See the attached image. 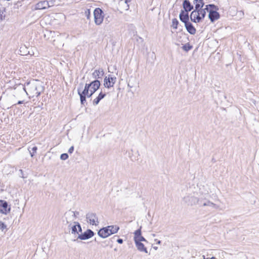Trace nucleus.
I'll return each instance as SVG.
<instances>
[{
    "mask_svg": "<svg viewBox=\"0 0 259 259\" xmlns=\"http://www.w3.org/2000/svg\"><path fill=\"white\" fill-rule=\"evenodd\" d=\"M198 6H197L194 10L190 14V18L191 21L194 23H198L200 22V17L198 12Z\"/></svg>",
    "mask_w": 259,
    "mask_h": 259,
    "instance_id": "12",
    "label": "nucleus"
},
{
    "mask_svg": "<svg viewBox=\"0 0 259 259\" xmlns=\"http://www.w3.org/2000/svg\"><path fill=\"white\" fill-rule=\"evenodd\" d=\"M68 158V155L67 153L62 154L60 156V159L61 160H66Z\"/></svg>",
    "mask_w": 259,
    "mask_h": 259,
    "instance_id": "35",
    "label": "nucleus"
},
{
    "mask_svg": "<svg viewBox=\"0 0 259 259\" xmlns=\"http://www.w3.org/2000/svg\"><path fill=\"white\" fill-rule=\"evenodd\" d=\"M85 14L88 19H90V10L88 9L85 12Z\"/></svg>",
    "mask_w": 259,
    "mask_h": 259,
    "instance_id": "36",
    "label": "nucleus"
},
{
    "mask_svg": "<svg viewBox=\"0 0 259 259\" xmlns=\"http://www.w3.org/2000/svg\"><path fill=\"white\" fill-rule=\"evenodd\" d=\"M19 171H20V172L21 174L22 175L21 177H22V178H24V176H23V170H22V169H20V170H19Z\"/></svg>",
    "mask_w": 259,
    "mask_h": 259,
    "instance_id": "43",
    "label": "nucleus"
},
{
    "mask_svg": "<svg viewBox=\"0 0 259 259\" xmlns=\"http://www.w3.org/2000/svg\"><path fill=\"white\" fill-rule=\"evenodd\" d=\"M76 224H77V228H78V234L80 232L81 233L82 232V229H81V226L80 225V224L79 223H76Z\"/></svg>",
    "mask_w": 259,
    "mask_h": 259,
    "instance_id": "37",
    "label": "nucleus"
},
{
    "mask_svg": "<svg viewBox=\"0 0 259 259\" xmlns=\"http://www.w3.org/2000/svg\"><path fill=\"white\" fill-rule=\"evenodd\" d=\"M7 228V225L2 221H0V230L3 231Z\"/></svg>",
    "mask_w": 259,
    "mask_h": 259,
    "instance_id": "34",
    "label": "nucleus"
},
{
    "mask_svg": "<svg viewBox=\"0 0 259 259\" xmlns=\"http://www.w3.org/2000/svg\"><path fill=\"white\" fill-rule=\"evenodd\" d=\"M185 27L190 34L194 35L196 33V29L190 21L185 24Z\"/></svg>",
    "mask_w": 259,
    "mask_h": 259,
    "instance_id": "18",
    "label": "nucleus"
},
{
    "mask_svg": "<svg viewBox=\"0 0 259 259\" xmlns=\"http://www.w3.org/2000/svg\"><path fill=\"white\" fill-rule=\"evenodd\" d=\"M141 229L142 226H140V228L135 231L134 233V240L135 242H141L142 241L147 242V240L142 236Z\"/></svg>",
    "mask_w": 259,
    "mask_h": 259,
    "instance_id": "11",
    "label": "nucleus"
},
{
    "mask_svg": "<svg viewBox=\"0 0 259 259\" xmlns=\"http://www.w3.org/2000/svg\"><path fill=\"white\" fill-rule=\"evenodd\" d=\"M104 72L103 69L101 68L98 70H95L92 74L94 78L97 79L101 78L102 76L104 75Z\"/></svg>",
    "mask_w": 259,
    "mask_h": 259,
    "instance_id": "21",
    "label": "nucleus"
},
{
    "mask_svg": "<svg viewBox=\"0 0 259 259\" xmlns=\"http://www.w3.org/2000/svg\"><path fill=\"white\" fill-rule=\"evenodd\" d=\"M74 215L73 216L75 220L76 219L77 215L79 214L78 211H74Z\"/></svg>",
    "mask_w": 259,
    "mask_h": 259,
    "instance_id": "40",
    "label": "nucleus"
},
{
    "mask_svg": "<svg viewBox=\"0 0 259 259\" xmlns=\"http://www.w3.org/2000/svg\"><path fill=\"white\" fill-rule=\"evenodd\" d=\"M179 23V22L178 20H177V19L174 18L172 20L171 27H173V28L176 29L178 28V25Z\"/></svg>",
    "mask_w": 259,
    "mask_h": 259,
    "instance_id": "28",
    "label": "nucleus"
},
{
    "mask_svg": "<svg viewBox=\"0 0 259 259\" xmlns=\"http://www.w3.org/2000/svg\"><path fill=\"white\" fill-rule=\"evenodd\" d=\"M160 243H161V241H160V240L157 241V244H160Z\"/></svg>",
    "mask_w": 259,
    "mask_h": 259,
    "instance_id": "46",
    "label": "nucleus"
},
{
    "mask_svg": "<svg viewBox=\"0 0 259 259\" xmlns=\"http://www.w3.org/2000/svg\"><path fill=\"white\" fill-rule=\"evenodd\" d=\"M74 211L71 210H69L67 211L64 213V220H63V222H66L67 224L71 223V222L75 220L74 216Z\"/></svg>",
    "mask_w": 259,
    "mask_h": 259,
    "instance_id": "13",
    "label": "nucleus"
},
{
    "mask_svg": "<svg viewBox=\"0 0 259 259\" xmlns=\"http://www.w3.org/2000/svg\"><path fill=\"white\" fill-rule=\"evenodd\" d=\"M135 243L136 246L139 251L140 252H144L146 253H148L147 249L143 243L138 242Z\"/></svg>",
    "mask_w": 259,
    "mask_h": 259,
    "instance_id": "20",
    "label": "nucleus"
},
{
    "mask_svg": "<svg viewBox=\"0 0 259 259\" xmlns=\"http://www.w3.org/2000/svg\"><path fill=\"white\" fill-rule=\"evenodd\" d=\"M15 96H17L18 98H22L20 96H23L25 95H28L29 94L26 91L25 86L23 84H19L17 88L14 89Z\"/></svg>",
    "mask_w": 259,
    "mask_h": 259,
    "instance_id": "5",
    "label": "nucleus"
},
{
    "mask_svg": "<svg viewBox=\"0 0 259 259\" xmlns=\"http://www.w3.org/2000/svg\"><path fill=\"white\" fill-rule=\"evenodd\" d=\"M203 259H216V258L215 257H211V258H205V256L204 255H203Z\"/></svg>",
    "mask_w": 259,
    "mask_h": 259,
    "instance_id": "41",
    "label": "nucleus"
},
{
    "mask_svg": "<svg viewBox=\"0 0 259 259\" xmlns=\"http://www.w3.org/2000/svg\"><path fill=\"white\" fill-rule=\"evenodd\" d=\"M192 48H193L192 46L190 45L189 42L185 44L182 47L183 50L186 52L189 51L190 50H191L192 49Z\"/></svg>",
    "mask_w": 259,
    "mask_h": 259,
    "instance_id": "26",
    "label": "nucleus"
},
{
    "mask_svg": "<svg viewBox=\"0 0 259 259\" xmlns=\"http://www.w3.org/2000/svg\"><path fill=\"white\" fill-rule=\"evenodd\" d=\"M207 206H209L214 209H217L218 208V205H217L213 203V202H210L209 200H208V205Z\"/></svg>",
    "mask_w": 259,
    "mask_h": 259,
    "instance_id": "32",
    "label": "nucleus"
},
{
    "mask_svg": "<svg viewBox=\"0 0 259 259\" xmlns=\"http://www.w3.org/2000/svg\"><path fill=\"white\" fill-rule=\"evenodd\" d=\"M106 96V93L101 92L98 96L93 100V104L94 106L97 105L100 101Z\"/></svg>",
    "mask_w": 259,
    "mask_h": 259,
    "instance_id": "19",
    "label": "nucleus"
},
{
    "mask_svg": "<svg viewBox=\"0 0 259 259\" xmlns=\"http://www.w3.org/2000/svg\"><path fill=\"white\" fill-rule=\"evenodd\" d=\"M205 9L208 13V18L211 22L219 19L220 15L217 11L219 10L218 6L214 4H209L205 6Z\"/></svg>",
    "mask_w": 259,
    "mask_h": 259,
    "instance_id": "3",
    "label": "nucleus"
},
{
    "mask_svg": "<svg viewBox=\"0 0 259 259\" xmlns=\"http://www.w3.org/2000/svg\"><path fill=\"white\" fill-rule=\"evenodd\" d=\"M101 85L100 81L97 79L90 83H85L84 90L81 91L82 83H80V87L77 89V93L80 97V103L82 105H87L86 99L90 98L99 89Z\"/></svg>",
    "mask_w": 259,
    "mask_h": 259,
    "instance_id": "1",
    "label": "nucleus"
},
{
    "mask_svg": "<svg viewBox=\"0 0 259 259\" xmlns=\"http://www.w3.org/2000/svg\"><path fill=\"white\" fill-rule=\"evenodd\" d=\"M11 211V206L8 205V202L4 200H0V212L2 214H7Z\"/></svg>",
    "mask_w": 259,
    "mask_h": 259,
    "instance_id": "8",
    "label": "nucleus"
},
{
    "mask_svg": "<svg viewBox=\"0 0 259 259\" xmlns=\"http://www.w3.org/2000/svg\"><path fill=\"white\" fill-rule=\"evenodd\" d=\"M88 222L92 225L97 226L98 225V218L95 213L89 212L86 215Z\"/></svg>",
    "mask_w": 259,
    "mask_h": 259,
    "instance_id": "9",
    "label": "nucleus"
},
{
    "mask_svg": "<svg viewBox=\"0 0 259 259\" xmlns=\"http://www.w3.org/2000/svg\"><path fill=\"white\" fill-rule=\"evenodd\" d=\"M154 248L155 249H157V247H154Z\"/></svg>",
    "mask_w": 259,
    "mask_h": 259,
    "instance_id": "48",
    "label": "nucleus"
},
{
    "mask_svg": "<svg viewBox=\"0 0 259 259\" xmlns=\"http://www.w3.org/2000/svg\"><path fill=\"white\" fill-rule=\"evenodd\" d=\"M131 0H125V3L126 4H128V3L130 2Z\"/></svg>",
    "mask_w": 259,
    "mask_h": 259,
    "instance_id": "44",
    "label": "nucleus"
},
{
    "mask_svg": "<svg viewBox=\"0 0 259 259\" xmlns=\"http://www.w3.org/2000/svg\"><path fill=\"white\" fill-rule=\"evenodd\" d=\"M108 226L109 232L110 235L117 233L119 229V227L116 225H112Z\"/></svg>",
    "mask_w": 259,
    "mask_h": 259,
    "instance_id": "22",
    "label": "nucleus"
},
{
    "mask_svg": "<svg viewBox=\"0 0 259 259\" xmlns=\"http://www.w3.org/2000/svg\"><path fill=\"white\" fill-rule=\"evenodd\" d=\"M116 81V77L108 75V76H106L104 79V85L105 88H110L114 85Z\"/></svg>",
    "mask_w": 259,
    "mask_h": 259,
    "instance_id": "7",
    "label": "nucleus"
},
{
    "mask_svg": "<svg viewBox=\"0 0 259 259\" xmlns=\"http://www.w3.org/2000/svg\"><path fill=\"white\" fill-rule=\"evenodd\" d=\"M110 243V241L105 240L104 241L102 242L101 246L103 247H107V246L109 245Z\"/></svg>",
    "mask_w": 259,
    "mask_h": 259,
    "instance_id": "33",
    "label": "nucleus"
},
{
    "mask_svg": "<svg viewBox=\"0 0 259 259\" xmlns=\"http://www.w3.org/2000/svg\"><path fill=\"white\" fill-rule=\"evenodd\" d=\"M184 201L189 205H196L199 202V199L191 195H188L183 197Z\"/></svg>",
    "mask_w": 259,
    "mask_h": 259,
    "instance_id": "6",
    "label": "nucleus"
},
{
    "mask_svg": "<svg viewBox=\"0 0 259 259\" xmlns=\"http://www.w3.org/2000/svg\"><path fill=\"white\" fill-rule=\"evenodd\" d=\"M183 8L184 12L189 13V12L193 9L194 7L191 5L189 0H184L183 3Z\"/></svg>",
    "mask_w": 259,
    "mask_h": 259,
    "instance_id": "17",
    "label": "nucleus"
},
{
    "mask_svg": "<svg viewBox=\"0 0 259 259\" xmlns=\"http://www.w3.org/2000/svg\"><path fill=\"white\" fill-rule=\"evenodd\" d=\"M94 234V232L92 230L89 229L84 233L78 234L77 239H75L74 241H77L78 239L83 240H87L92 237Z\"/></svg>",
    "mask_w": 259,
    "mask_h": 259,
    "instance_id": "10",
    "label": "nucleus"
},
{
    "mask_svg": "<svg viewBox=\"0 0 259 259\" xmlns=\"http://www.w3.org/2000/svg\"><path fill=\"white\" fill-rule=\"evenodd\" d=\"M28 151L30 152V155L31 157H33L35 154V153H36V151L37 150V147L36 146H34L32 148L30 147H29L28 148Z\"/></svg>",
    "mask_w": 259,
    "mask_h": 259,
    "instance_id": "25",
    "label": "nucleus"
},
{
    "mask_svg": "<svg viewBox=\"0 0 259 259\" xmlns=\"http://www.w3.org/2000/svg\"><path fill=\"white\" fill-rule=\"evenodd\" d=\"M24 100L19 101L18 102V103H17V104H21L24 103Z\"/></svg>",
    "mask_w": 259,
    "mask_h": 259,
    "instance_id": "42",
    "label": "nucleus"
},
{
    "mask_svg": "<svg viewBox=\"0 0 259 259\" xmlns=\"http://www.w3.org/2000/svg\"><path fill=\"white\" fill-rule=\"evenodd\" d=\"M50 7L49 2L48 1H40L37 3L35 5L36 10H43L46 9Z\"/></svg>",
    "mask_w": 259,
    "mask_h": 259,
    "instance_id": "16",
    "label": "nucleus"
},
{
    "mask_svg": "<svg viewBox=\"0 0 259 259\" xmlns=\"http://www.w3.org/2000/svg\"><path fill=\"white\" fill-rule=\"evenodd\" d=\"M94 16L95 23L97 25H101L104 17V14L103 10L100 8H96L94 11Z\"/></svg>",
    "mask_w": 259,
    "mask_h": 259,
    "instance_id": "4",
    "label": "nucleus"
},
{
    "mask_svg": "<svg viewBox=\"0 0 259 259\" xmlns=\"http://www.w3.org/2000/svg\"><path fill=\"white\" fill-rule=\"evenodd\" d=\"M95 241H96V242H97V239H96V238H95Z\"/></svg>",
    "mask_w": 259,
    "mask_h": 259,
    "instance_id": "49",
    "label": "nucleus"
},
{
    "mask_svg": "<svg viewBox=\"0 0 259 259\" xmlns=\"http://www.w3.org/2000/svg\"><path fill=\"white\" fill-rule=\"evenodd\" d=\"M5 11V8H3L2 9H0V22L2 21L5 19V15L4 14Z\"/></svg>",
    "mask_w": 259,
    "mask_h": 259,
    "instance_id": "27",
    "label": "nucleus"
},
{
    "mask_svg": "<svg viewBox=\"0 0 259 259\" xmlns=\"http://www.w3.org/2000/svg\"><path fill=\"white\" fill-rule=\"evenodd\" d=\"M76 223H78V222H73L74 225L72 226H71V223L68 224H69L68 227L70 228L72 234H78V232H77V226Z\"/></svg>",
    "mask_w": 259,
    "mask_h": 259,
    "instance_id": "23",
    "label": "nucleus"
},
{
    "mask_svg": "<svg viewBox=\"0 0 259 259\" xmlns=\"http://www.w3.org/2000/svg\"><path fill=\"white\" fill-rule=\"evenodd\" d=\"M27 90L32 97L39 96L44 91L42 83L38 80H33L27 83Z\"/></svg>",
    "mask_w": 259,
    "mask_h": 259,
    "instance_id": "2",
    "label": "nucleus"
},
{
    "mask_svg": "<svg viewBox=\"0 0 259 259\" xmlns=\"http://www.w3.org/2000/svg\"><path fill=\"white\" fill-rule=\"evenodd\" d=\"M195 4V8L197 6H199V8H198V10H200L202 8V7L204 5V3L203 2V1H197V3H194Z\"/></svg>",
    "mask_w": 259,
    "mask_h": 259,
    "instance_id": "29",
    "label": "nucleus"
},
{
    "mask_svg": "<svg viewBox=\"0 0 259 259\" xmlns=\"http://www.w3.org/2000/svg\"><path fill=\"white\" fill-rule=\"evenodd\" d=\"M197 204H199L200 206H206L208 205V200L203 201V200L199 199Z\"/></svg>",
    "mask_w": 259,
    "mask_h": 259,
    "instance_id": "30",
    "label": "nucleus"
},
{
    "mask_svg": "<svg viewBox=\"0 0 259 259\" xmlns=\"http://www.w3.org/2000/svg\"><path fill=\"white\" fill-rule=\"evenodd\" d=\"M197 1H202V0H194V3H197Z\"/></svg>",
    "mask_w": 259,
    "mask_h": 259,
    "instance_id": "45",
    "label": "nucleus"
},
{
    "mask_svg": "<svg viewBox=\"0 0 259 259\" xmlns=\"http://www.w3.org/2000/svg\"><path fill=\"white\" fill-rule=\"evenodd\" d=\"M179 18L181 22L185 24L189 22V16L188 12H184L182 10L179 14Z\"/></svg>",
    "mask_w": 259,
    "mask_h": 259,
    "instance_id": "15",
    "label": "nucleus"
},
{
    "mask_svg": "<svg viewBox=\"0 0 259 259\" xmlns=\"http://www.w3.org/2000/svg\"><path fill=\"white\" fill-rule=\"evenodd\" d=\"M116 241L119 243V244H122L123 243V240L121 238H118L116 240Z\"/></svg>",
    "mask_w": 259,
    "mask_h": 259,
    "instance_id": "39",
    "label": "nucleus"
},
{
    "mask_svg": "<svg viewBox=\"0 0 259 259\" xmlns=\"http://www.w3.org/2000/svg\"><path fill=\"white\" fill-rule=\"evenodd\" d=\"M74 151V147L72 146H71L68 150V152L69 153H72Z\"/></svg>",
    "mask_w": 259,
    "mask_h": 259,
    "instance_id": "38",
    "label": "nucleus"
},
{
    "mask_svg": "<svg viewBox=\"0 0 259 259\" xmlns=\"http://www.w3.org/2000/svg\"><path fill=\"white\" fill-rule=\"evenodd\" d=\"M207 206H209L214 209H217L218 208V205H217L213 203V202H210L209 200H208V205Z\"/></svg>",
    "mask_w": 259,
    "mask_h": 259,
    "instance_id": "31",
    "label": "nucleus"
},
{
    "mask_svg": "<svg viewBox=\"0 0 259 259\" xmlns=\"http://www.w3.org/2000/svg\"><path fill=\"white\" fill-rule=\"evenodd\" d=\"M206 11L205 8L204 9H201L200 10H198V12L199 13V15L200 17V21L203 19L206 15Z\"/></svg>",
    "mask_w": 259,
    "mask_h": 259,
    "instance_id": "24",
    "label": "nucleus"
},
{
    "mask_svg": "<svg viewBox=\"0 0 259 259\" xmlns=\"http://www.w3.org/2000/svg\"><path fill=\"white\" fill-rule=\"evenodd\" d=\"M109 226L103 227L101 229H100L98 232V235L103 238H105L108 237L110 235L109 232Z\"/></svg>",
    "mask_w": 259,
    "mask_h": 259,
    "instance_id": "14",
    "label": "nucleus"
},
{
    "mask_svg": "<svg viewBox=\"0 0 259 259\" xmlns=\"http://www.w3.org/2000/svg\"><path fill=\"white\" fill-rule=\"evenodd\" d=\"M118 237L117 235H115L113 237V239H114L115 238Z\"/></svg>",
    "mask_w": 259,
    "mask_h": 259,
    "instance_id": "47",
    "label": "nucleus"
}]
</instances>
